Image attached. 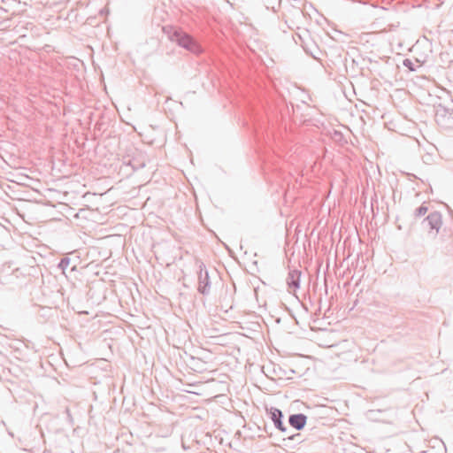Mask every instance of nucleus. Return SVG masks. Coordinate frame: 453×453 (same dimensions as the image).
Returning <instances> with one entry per match:
<instances>
[{
  "instance_id": "6e6552de",
  "label": "nucleus",
  "mask_w": 453,
  "mask_h": 453,
  "mask_svg": "<svg viewBox=\"0 0 453 453\" xmlns=\"http://www.w3.org/2000/svg\"><path fill=\"white\" fill-rule=\"evenodd\" d=\"M428 211V207L426 205V203H422L418 209L415 210L414 215L418 218L424 216Z\"/></svg>"
},
{
  "instance_id": "f257e3e1",
  "label": "nucleus",
  "mask_w": 453,
  "mask_h": 453,
  "mask_svg": "<svg viewBox=\"0 0 453 453\" xmlns=\"http://www.w3.org/2000/svg\"><path fill=\"white\" fill-rule=\"evenodd\" d=\"M169 39L191 53L199 54L202 51L201 46L197 42L191 35L180 29H175L169 35Z\"/></svg>"
},
{
  "instance_id": "1a4fd4ad",
  "label": "nucleus",
  "mask_w": 453,
  "mask_h": 453,
  "mask_svg": "<svg viewBox=\"0 0 453 453\" xmlns=\"http://www.w3.org/2000/svg\"><path fill=\"white\" fill-rule=\"evenodd\" d=\"M403 65H404L405 67L409 68L411 71H414V70H415V68H414V66H413V63H412V61H411V60H410V59H408V58H406V59H404V60H403Z\"/></svg>"
},
{
  "instance_id": "20e7f679",
  "label": "nucleus",
  "mask_w": 453,
  "mask_h": 453,
  "mask_svg": "<svg viewBox=\"0 0 453 453\" xmlns=\"http://www.w3.org/2000/svg\"><path fill=\"white\" fill-rule=\"evenodd\" d=\"M423 225L429 229V234L435 237L442 226L441 214L438 211L431 212L424 219Z\"/></svg>"
},
{
  "instance_id": "423d86ee",
  "label": "nucleus",
  "mask_w": 453,
  "mask_h": 453,
  "mask_svg": "<svg viewBox=\"0 0 453 453\" xmlns=\"http://www.w3.org/2000/svg\"><path fill=\"white\" fill-rule=\"evenodd\" d=\"M269 413H270L271 418H272L275 427L282 432L286 431L287 428L281 421V418H282L281 411H280L277 408L272 407L269 411Z\"/></svg>"
},
{
  "instance_id": "39448f33",
  "label": "nucleus",
  "mask_w": 453,
  "mask_h": 453,
  "mask_svg": "<svg viewBox=\"0 0 453 453\" xmlns=\"http://www.w3.org/2000/svg\"><path fill=\"white\" fill-rule=\"evenodd\" d=\"M301 272L298 270H292L288 273L287 283L289 292H295L300 287Z\"/></svg>"
},
{
  "instance_id": "f03ea898",
  "label": "nucleus",
  "mask_w": 453,
  "mask_h": 453,
  "mask_svg": "<svg viewBox=\"0 0 453 453\" xmlns=\"http://www.w3.org/2000/svg\"><path fill=\"white\" fill-rule=\"evenodd\" d=\"M435 122L445 130L453 129V109L438 105L435 111Z\"/></svg>"
},
{
  "instance_id": "0eeeda50",
  "label": "nucleus",
  "mask_w": 453,
  "mask_h": 453,
  "mask_svg": "<svg viewBox=\"0 0 453 453\" xmlns=\"http://www.w3.org/2000/svg\"><path fill=\"white\" fill-rule=\"evenodd\" d=\"M306 420L307 417L302 413L290 415L288 418L290 426L297 430L304 427Z\"/></svg>"
},
{
  "instance_id": "7ed1b4c3",
  "label": "nucleus",
  "mask_w": 453,
  "mask_h": 453,
  "mask_svg": "<svg viewBox=\"0 0 453 453\" xmlns=\"http://www.w3.org/2000/svg\"><path fill=\"white\" fill-rule=\"evenodd\" d=\"M198 286L197 291L203 296H208L211 293V280L208 271L203 263H198Z\"/></svg>"
}]
</instances>
